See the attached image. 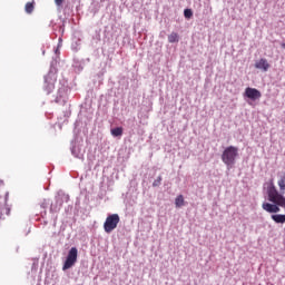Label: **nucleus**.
<instances>
[{
    "instance_id": "nucleus-1",
    "label": "nucleus",
    "mask_w": 285,
    "mask_h": 285,
    "mask_svg": "<svg viewBox=\"0 0 285 285\" xmlns=\"http://www.w3.org/2000/svg\"><path fill=\"white\" fill-rule=\"evenodd\" d=\"M237 157H239V148L229 146L223 151L222 161L225 164V166H235Z\"/></svg>"
},
{
    "instance_id": "nucleus-2",
    "label": "nucleus",
    "mask_w": 285,
    "mask_h": 285,
    "mask_svg": "<svg viewBox=\"0 0 285 285\" xmlns=\"http://www.w3.org/2000/svg\"><path fill=\"white\" fill-rule=\"evenodd\" d=\"M119 222H121V218L119 217V214H111L107 216L105 223H104V230L105 233H112L117 226H119Z\"/></svg>"
},
{
    "instance_id": "nucleus-3",
    "label": "nucleus",
    "mask_w": 285,
    "mask_h": 285,
    "mask_svg": "<svg viewBox=\"0 0 285 285\" xmlns=\"http://www.w3.org/2000/svg\"><path fill=\"white\" fill-rule=\"evenodd\" d=\"M78 255L79 252L77 250V247H71L62 266V271H68L69 268H72L73 264H77Z\"/></svg>"
},
{
    "instance_id": "nucleus-4",
    "label": "nucleus",
    "mask_w": 285,
    "mask_h": 285,
    "mask_svg": "<svg viewBox=\"0 0 285 285\" xmlns=\"http://www.w3.org/2000/svg\"><path fill=\"white\" fill-rule=\"evenodd\" d=\"M244 97L250 99L252 101H257V99H262V91L252 87H247L244 92Z\"/></svg>"
},
{
    "instance_id": "nucleus-5",
    "label": "nucleus",
    "mask_w": 285,
    "mask_h": 285,
    "mask_svg": "<svg viewBox=\"0 0 285 285\" xmlns=\"http://www.w3.org/2000/svg\"><path fill=\"white\" fill-rule=\"evenodd\" d=\"M8 215H10V206L6 204L4 198H0V219H2V217H6Z\"/></svg>"
},
{
    "instance_id": "nucleus-6",
    "label": "nucleus",
    "mask_w": 285,
    "mask_h": 285,
    "mask_svg": "<svg viewBox=\"0 0 285 285\" xmlns=\"http://www.w3.org/2000/svg\"><path fill=\"white\" fill-rule=\"evenodd\" d=\"M255 68L258 70H264V72H268V68H271V65L268 63V60L262 58L259 62L255 63Z\"/></svg>"
},
{
    "instance_id": "nucleus-7",
    "label": "nucleus",
    "mask_w": 285,
    "mask_h": 285,
    "mask_svg": "<svg viewBox=\"0 0 285 285\" xmlns=\"http://www.w3.org/2000/svg\"><path fill=\"white\" fill-rule=\"evenodd\" d=\"M175 206L176 208H181L183 206H186V200H184V195H178L175 198Z\"/></svg>"
},
{
    "instance_id": "nucleus-8",
    "label": "nucleus",
    "mask_w": 285,
    "mask_h": 285,
    "mask_svg": "<svg viewBox=\"0 0 285 285\" xmlns=\"http://www.w3.org/2000/svg\"><path fill=\"white\" fill-rule=\"evenodd\" d=\"M272 219L273 222H275V224H285V215L275 214V215H272Z\"/></svg>"
},
{
    "instance_id": "nucleus-9",
    "label": "nucleus",
    "mask_w": 285,
    "mask_h": 285,
    "mask_svg": "<svg viewBox=\"0 0 285 285\" xmlns=\"http://www.w3.org/2000/svg\"><path fill=\"white\" fill-rule=\"evenodd\" d=\"M168 42L169 43H179V33L177 32H171L169 36H168Z\"/></svg>"
},
{
    "instance_id": "nucleus-10",
    "label": "nucleus",
    "mask_w": 285,
    "mask_h": 285,
    "mask_svg": "<svg viewBox=\"0 0 285 285\" xmlns=\"http://www.w3.org/2000/svg\"><path fill=\"white\" fill-rule=\"evenodd\" d=\"M112 137H121L124 135V128L122 127H116L111 129Z\"/></svg>"
},
{
    "instance_id": "nucleus-11",
    "label": "nucleus",
    "mask_w": 285,
    "mask_h": 285,
    "mask_svg": "<svg viewBox=\"0 0 285 285\" xmlns=\"http://www.w3.org/2000/svg\"><path fill=\"white\" fill-rule=\"evenodd\" d=\"M24 10L27 14H32V12L35 11V2H27L24 6Z\"/></svg>"
},
{
    "instance_id": "nucleus-12",
    "label": "nucleus",
    "mask_w": 285,
    "mask_h": 285,
    "mask_svg": "<svg viewBox=\"0 0 285 285\" xmlns=\"http://www.w3.org/2000/svg\"><path fill=\"white\" fill-rule=\"evenodd\" d=\"M184 17H185V19H191L193 18V10L191 9H185L184 10Z\"/></svg>"
},
{
    "instance_id": "nucleus-13",
    "label": "nucleus",
    "mask_w": 285,
    "mask_h": 285,
    "mask_svg": "<svg viewBox=\"0 0 285 285\" xmlns=\"http://www.w3.org/2000/svg\"><path fill=\"white\" fill-rule=\"evenodd\" d=\"M154 188H157V186H161V176H158L156 180L153 183Z\"/></svg>"
},
{
    "instance_id": "nucleus-14",
    "label": "nucleus",
    "mask_w": 285,
    "mask_h": 285,
    "mask_svg": "<svg viewBox=\"0 0 285 285\" xmlns=\"http://www.w3.org/2000/svg\"><path fill=\"white\" fill-rule=\"evenodd\" d=\"M56 6H62L63 4V0H55Z\"/></svg>"
},
{
    "instance_id": "nucleus-15",
    "label": "nucleus",
    "mask_w": 285,
    "mask_h": 285,
    "mask_svg": "<svg viewBox=\"0 0 285 285\" xmlns=\"http://www.w3.org/2000/svg\"><path fill=\"white\" fill-rule=\"evenodd\" d=\"M282 48H284V49H285V42H284V43H282Z\"/></svg>"
}]
</instances>
